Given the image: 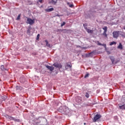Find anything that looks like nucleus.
Returning <instances> with one entry per match:
<instances>
[{"instance_id": "f257e3e1", "label": "nucleus", "mask_w": 125, "mask_h": 125, "mask_svg": "<svg viewBox=\"0 0 125 125\" xmlns=\"http://www.w3.org/2000/svg\"><path fill=\"white\" fill-rule=\"evenodd\" d=\"M58 110L59 112L64 115H67L70 113V109L66 106H60Z\"/></svg>"}, {"instance_id": "f03ea898", "label": "nucleus", "mask_w": 125, "mask_h": 125, "mask_svg": "<svg viewBox=\"0 0 125 125\" xmlns=\"http://www.w3.org/2000/svg\"><path fill=\"white\" fill-rule=\"evenodd\" d=\"M36 124H41V125H47V120L43 117H39L36 118Z\"/></svg>"}, {"instance_id": "7ed1b4c3", "label": "nucleus", "mask_w": 125, "mask_h": 125, "mask_svg": "<svg viewBox=\"0 0 125 125\" xmlns=\"http://www.w3.org/2000/svg\"><path fill=\"white\" fill-rule=\"evenodd\" d=\"M102 117L101 115L100 114H97L93 118V123H96L97 122L98 120H99V119H101V118Z\"/></svg>"}, {"instance_id": "20e7f679", "label": "nucleus", "mask_w": 125, "mask_h": 125, "mask_svg": "<svg viewBox=\"0 0 125 125\" xmlns=\"http://www.w3.org/2000/svg\"><path fill=\"white\" fill-rule=\"evenodd\" d=\"M53 66H54L55 68H57L58 69V70H60V69H62V64L61 63H59L58 62H55L53 64Z\"/></svg>"}, {"instance_id": "39448f33", "label": "nucleus", "mask_w": 125, "mask_h": 125, "mask_svg": "<svg viewBox=\"0 0 125 125\" xmlns=\"http://www.w3.org/2000/svg\"><path fill=\"white\" fill-rule=\"evenodd\" d=\"M26 23L27 24H29V25H33L35 23V20H32L31 18H27Z\"/></svg>"}, {"instance_id": "423d86ee", "label": "nucleus", "mask_w": 125, "mask_h": 125, "mask_svg": "<svg viewBox=\"0 0 125 125\" xmlns=\"http://www.w3.org/2000/svg\"><path fill=\"white\" fill-rule=\"evenodd\" d=\"M75 101L77 102V104H81V103H82V101H83L82 97L80 96L77 97L75 99Z\"/></svg>"}, {"instance_id": "0eeeda50", "label": "nucleus", "mask_w": 125, "mask_h": 125, "mask_svg": "<svg viewBox=\"0 0 125 125\" xmlns=\"http://www.w3.org/2000/svg\"><path fill=\"white\" fill-rule=\"evenodd\" d=\"M119 31H113L112 33L113 37L114 39H118L119 37Z\"/></svg>"}, {"instance_id": "6e6552de", "label": "nucleus", "mask_w": 125, "mask_h": 125, "mask_svg": "<svg viewBox=\"0 0 125 125\" xmlns=\"http://www.w3.org/2000/svg\"><path fill=\"white\" fill-rule=\"evenodd\" d=\"M109 58L111 61L112 64H117L118 61H116L115 62V57L114 56H110L109 57Z\"/></svg>"}, {"instance_id": "1a4fd4ad", "label": "nucleus", "mask_w": 125, "mask_h": 125, "mask_svg": "<svg viewBox=\"0 0 125 125\" xmlns=\"http://www.w3.org/2000/svg\"><path fill=\"white\" fill-rule=\"evenodd\" d=\"M64 67H65L66 70H68V69H69V68H72V64H69L68 63H66L65 64Z\"/></svg>"}, {"instance_id": "9d476101", "label": "nucleus", "mask_w": 125, "mask_h": 125, "mask_svg": "<svg viewBox=\"0 0 125 125\" xmlns=\"http://www.w3.org/2000/svg\"><path fill=\"white\" fill-rule=\"evenodd\" d=\"M46 68H47L48 70H49L50 72H52L53 70H54V67H53L52 66H50L49 65H46Z\"/></svg>"}, {"instance_id": "9b49d317", "label": "nucleus", "mask_w": 125, "mask_h": 125, "mask_svg": "<svg viewBox=\"0 0 125 125\" xmlns=\"http://www.w3.org/2000/svg\"><path fill=\"white\" fill-rule=\"evenodd\" d=\"M49 3L55 5L57 3V0H49Z\"/></svg>"}, {"instance_id": "f8f14e48", "label": "nucleus", "mask_w": 125, "mask_h": 125, "mask_svg": "<svg viewBox=\"0 0 125 125\" xmlns=\"http://www.w3.org/2000/svg\"><path fill=\"white\" fill-rule=\"evenodd\" d=\"M54 10V9L53 8H48L45 10V11L46 12H51V11H53Z\"/></svg>"}, {"instance_id": "ddd939ff", "label": "nucleus", "mask_w": 125, "mask_h": 125, "mask_svg": "<svg viewBox=\"0 0 125 125\" xmlns=\"http://www.w3.org/2000/svg\"><path fill=\"white\" fill-rule=\"evenodd\" d=\"M97 43H98V45H102V46H104L106 48V44H102V43H100L99 42V41H98Z\"/></svg>"}, {"instance_id": "4468645a", "label": "nucleus", "mask_w": 125, "mask_h": 125, "mask_svg": "<svg viewBox=\"0 0 125 125\" xmlns=\"http://www.w3.org/2000/svg\"><path fill=\"white\" fill-rule=\"evenodd\" d=\"M16 89L17 90H21L22 89H23V88L20 85H17L16 86Z\"/></svg>"}, {"instance_id": "2eb2a0df", "label": "nucleus", "mask_w": 125, "mask_h": 125, "mask_svg": "<svg viewBox=\"0 0 125 125\" xmlns=\"http://www.w3.org/2000/svg\"><path fill=\"white\" fill-rule=\"evenodd\" d=\"M119 109H121V110H125V105L123 104L122 105H120L119 106Z\"/></svg>"}, {"instance_id": "dca6fc26", "label": "nucleus", "mask_w": 125, "mask_h": 125, "mask_svg": "<svg viewBox=\"0 0 125 125\" xmlns=\"http://www.w3.org/2000/svg\"><path fill=\"white\" fill-rule=\"evenodd\" d=\"M45 42H46V46H47L48 47L50 48L51 47L50 44L48 43V41H47V40H45Z\"/></svg>"}, {"instance_id": "f3484780", "label": "nucleus", "mask_w": 125, "mask_h": 125, "mask_svg": "<svg viewBox=\"0 0 125 125\" xmlns=\"http://www.w3.org/2000/svg\"><path fill=\"white\" fill-rule=\"evenodd\" d=\"M86 32H87V33H89V34H92V33H93V31L91 30V29H86Z\"/></svg>"}, {"instance_id": "a211bd4d", "label": "nucleus", "mask_w": 125, "mask_h": 125, "mask_svg": "<svg viewBox=\"0 0 125 125\" xmlns=\"http://www.w3.org/2000/svg\"><path fill=\"white\" fill-rule=\"evenodd\" d=\"M0 69L1 71H6V68H4V66L3 65H1Z\"/></svg>"}, {"instance_id": "6ab92c4d", "label": "nucleus", "mask_w": 125, "mask_h": 125, "mask_svg": "<svg viewBox=\"0 0 125 125\" xmlns=\"http://www.w3.org/2000/svg\"><path fill=\"white\" fill-rule=\"evenodd\" d=\"M118 48L119 49H123V45L122 43H120L119 46H118Z\"/></svg>"}, {"instance_id": "aec40b11", "label": "nucleus", "mask_w": 125, "mask_h": 125, "mask_svg": "<svg viewBox=\"0 0 125 125\" xmlns=\"http://www.w3.org/2000/svg\"><path fill=\"white\" fill-rule=\"evenodd\" d=\"M67 5H68V6H69V7H73L74 6V5L73 4H70V2H67Z\"/></svg>"}, {"instance_id": "412c9836", "label": "nucleus", "mask_w": 125, "mask_h": 125, "mask_svg": "<svg viewBox=\"0 0 125 125\" xmlns=\"http://www.w3.org/2000/svg\"><path fill=\"white\" fill-rule=\"evenodd\" d=\"M66 32L67 33V34H71V32H72V30L71 29H69V30H66Z\"/></svg>"}, {"instance_id": "4be33fe9", "label": "nucleus", "mask_w": 125, "mask_h": 125, "mask_svg": "<svg viewBox=\"0 0 125 125\" xmlns=\"http://www.w3.org/2000/svg\"><path fill=\"white\" fill-rule=\"evenodd\" d=\"M114 44H117V42H110V43H109L110 45H113Z\"/></svg>"}, {"instance_id": "5701e85b", "label": "nucleus", "mask_w": 125, "mask_h": 125, "mask_svg": "<svg viewBox=\"0 0 125 125\" xmlns=\"http://www.w3.org/2000/svg\"><path fill=\"white\" fill-rule=\"evenodd\" d=\"M14 122H17V123H20L21 121L20 119H16V118H14Z\"/></svg>"}, {"instance_id": "b1692460", "label": "nucleus", "mask_w": 125, "mask_h": 125, "mask_svg": "<svg viewBox=\"0 0 125 125\" xmlns=\"http://www.w3.org/2000/svg\"><path fill=\"white\" fill-rule=\"evenodd\" d=\"M122 101L123 102H125V95L122 96Z\"/></svg>"}, {"instance_id": "393cba45", "label": "nucleus", "mask_w": 125, "mask_h": 125, "mask_svg": "<svg viewBox=\"0 0 125 125\" xmlns=\"http://www.w3.org/2000/svg\"><path fill=\"white\" fill-rule=\"evenodd\" d=\"M85 96V97H86V98H89V94L87 92L86 93Z\"/></svg>"}, {"instance_id": "a878e982", "label": "nucleus", "mask_w": 125, "mask_h": 125, "mask_svg": "<svg viewBox=\"0 0 125 125\" xmlns=\"http://www.w3.org/2000/svg\"><path fill=\"white\" fill-rule=\"evenodd\" d=\"M21 17V15L19 14L18 17L17 18L16 20H20Z\"/></svg>"}, {"instance_id": "bb28decb", "label": "nucleus", "mask_w": 125, "mask_h": 125, "mask_svg": "<svg viewBox=\"0 0 125 125\" xmlns=\"http://www.w3.org/2000/svg\"><path fill=\"white\" fill-rule=\"evenodd\" d=\"M14 117L10 116V117H9V120H11V121H14Z\"/></svg>"}, {"instance_id": "cd10ccee", "label": "nucleus", "mask_w": 125, "mask_h": 125, "mask_svg": "<svg viewBox=\"0 0 125 125\" xmlns=\"http://www.w3.org/2000/svg\"><path fill=\"white\" fill-rule=\"evenodd\" d=\"M103 29L104 30V32H107V26H104L103 28Z\"/></svg>"}, {"instance_id": "c85d7f7f", "label": "nucleus", "mask_w": 125, "mask_h": 125, "mask_svg": "<svg viewBox=\"0 0 125 125\" xmlns=\"http://www.w3.org/2000/svg\"><path fill=\"white\" fill-rule=\"evenodd\" d=\"M106 33H107V32L104 31V33H103V35L104 36V37L107 38V34H106Z\"/></svg>"}, {"instance_id": "c756f323", "label": "nucleus", "mask_w": 125, "mask_h": 125, "mask_svg": "<svg viewBox=\"0 0 125 125\" xmlns=\"http://www.w3.org/2000/svg\"><path fill=\"white\" fill-rule=\"evenodd\" d=\"M89 76V74L87 73L85 74L84 78V79H86V78L88 77Z\"/></svg>"}, {"instance_id": "7c9ffc66", "label": "nucleus", "mask_w": 125, "mask_h": 125, "mask_svg": "<svg viewBox=\"0 0 125 125\" xmlns=\"http://www.w3.org/2000/svg\"><path fill=\"white\" fill-rule=\"evenodd\" d=\"M63 31H66V29H58V32H63Z\"/></svg>"}, {"instance_id": "2f4dec72", "label": "nucleus", "mask_w": 125, "mask_h": 125, "mask_svg": "<svg viewBox=\"0 0 125 125\" xmlns=\"http://www.w3.org/2000/svg\"><path fill=\"white\" fill-rule=\"evenodd\" d=\"M65 24H66V22H65V21H63L61 25V27H63V26H64V25H65Z\"/></svg>"}, {"instance_id": "473e14b6", "label": "nucleus", "mask_w": 125, "mask_h": 125, "mask_svg": "<svg viewBox=\"0 0 125 125\" xmlns=\"http://www.w3.org/2000/svg\"><path fill=\"white\" fill-rule=\"evenodd\" d=\"M92 53H95V51H93L91 52V53H89V55H90V54H92Z\"/></svg>"}, {"instance_id": "72a5a7b5", "label": "nucleus", "mask_w": 125, "mask_h": 125, "mask_svg": "<svg viewBox=\"0 0 125 125\" xmlns=\"http://www.w3.org/2000/svg\"><path fill=\"white\" fill-rule=\"evenodd\" d=\"M20 81L22 82V83H23V82H24V80H22V78H20Z\"/></svg>"}, {"instance_id": "f704fd0d", "label": "nucleus", "mask_w": 125, "mask_h": 125, "mask_svg": "<svg viewBox=\"0 0 125 125\" xmlns=\"http://www.w3.org/2000/svg\"><path fill=\"white\" fill-rule=\"evenodd\" d=\"M42 0H39V2H41V3H42Z\"/></svg>"}, {"instance_id": "c9c22d12", "label": "nucleus", "mask_w": 125, "mask_h": 125, "mask_svg": "<svg viewBox=\"0 0 125 125\" xmlns=\"http://www.w3.org/2000/svg\"><path fill=\"white\" fill-rule=\"evenodd\" d=\"M9 117H10V116H8V115H7L6 116V118H7V119H9Z\"/></svg>"}, {"instance_id": "e433bc0d", "label": "nucleus", "mask_w": 125, "mask_h": 125, "mask_svg": "<svg viewBox=\"0 0 125 125\" xmlns=\"http://www.w3.org/2000/svg\"><path fill=\"white\" fill-rule=\"evenodd\" d=\"M40 38V34H38L37 35V39H39Z\"/></svg>"}, {"instance_id": "4c0bfd02", "label": "nucleus", "mask_w": 125, "mask_h": 125, "mask_svg": "<svg viewBox=\"0 0 125 125\" xmlns=\"http://www.w3.org/2000/svg\"><path fill=\"white\" fill-rule=\"evenodd\" d=\"M3 98H4V100L5 99H6V96H3Z\"/></svg>"}, {"instance_id": "58836bf2", "label": "nucleus", "mask_w": 125, "mask_h": 125, "mask_svg": "<svg viewBox=\"0 0 125 125\" xmlns=\"http://www.w3.org/2000/svg\"><path fill=\"white\" fill-rule=\"evenodd\" d=\"M27 33H30V30H27Z\"/></svg>"}, {"instance_id": "ea45409f", "label": "nucleus", "mask_w": 125, "mask_h": 125, "mask_svg": "<svg viewBox=\"0 0 125 125\" xmlns=\"http://www.w3.org/2000/svg\"><path fill=\"white\" fill-rule=\"evenodd\" d=\"M107 52L108 54H110V52H109L108 51Z\"/></svg>"}, {"instance_id": "a19ab883", "label": "nucleus", "mask_w": 125, "mask_h": 125, "mask_svg": "<svg viewBox=\"0 0 125 125\" xmlns=\"http://www.w3.org/2000/svg\"><path fill=\"white\" fill-rule=\"evenodd\" d=\"M57 16H58V17H59V15H57Z\"/></svg>"}, {"instance_id": "79ce46f5", "label": "nucleus", "mask_w": 125, "mask_h": 125, "mask_svg": "<svg viewBox=\"0 0 125 125\" xmlns=\"http://www.w3.org/2000/svg\"><path fill=\"white\" fill-rule=\"evenodd\" d=\"M63 33H67L66 31H63Z\"/></svg>"}, {"instance_id": "37998d69", "label": "nucleus", "mask_w": 125, "mask_h": 125, "mask_svg": "<svg viewBox=\"0 0 125 125\" xmlns=\"http://www.w3.org/2000/svg\"><path fill=\"white\" fill-rule=\"evenodd\" d=\"M83 125H86V123H84L83 124Z\"/></svg>"}, {"instance_id": "c03bdc74", "label": "nucleus", "mask_w": 125, "mask_h": 125, "mask_svg": "<svg viewBox=\"0 0 125 125\" xmlns=\"http://www.w3.org/2000/svg\"><path fill=\"white\" fill-rule=\"evenodd\" d=\"M83 27H84V26H85V24H83Z\"/></svg>"}]
</instances>
